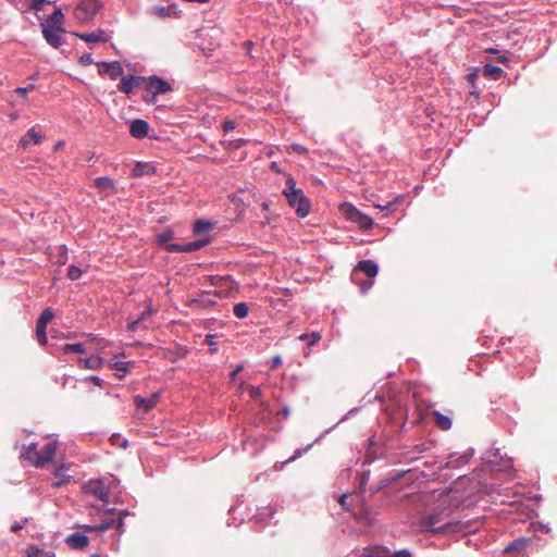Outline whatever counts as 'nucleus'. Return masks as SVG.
<instances>
[{"label":"nucleus","instance_id":"obj_9","mask_svg":"<svg viewBox=\"0 0 557 557\" xmlns=\"http://www.w3.org/2000/svg\"><path fill=\"white\" fill-rule=\"evenodd\" d=\"M98 72L100 75H109L111 79H117L123 75V66L119 61L99 62Z\"/></svg>","mask_w":557,"mask_h":557},{"label":"nucleus","instance_id":"obj_61","mask_svg":"<svg viewBox=\"0 0 557 557\" xmlns=\"http://www.w3.org/2000/svg\"><path fill=\"white\" fill-rule=\"evenodd\" d=\"M110 513H114L115 512V509H110L109 511Z\"/></svg>","mask_w":557,"mask_h":557},{"label":"nucleus","instance_id":"obj_32","mask_svg":"<svg viewBox=\"0 0 557 557\" xmlns=\"http://www.w3.org/2000/svg\"><path fill=\"white\" fill-rule=\"evenodd\" d=\"M53 311L50 308H47L40 313L37 320V324L47 326V324L53 319Z\"/></svg>","mask_w":557,"mask_h":557},{"label":"nucleus","instance_id":"obj_56","mask_svg":"<svg viewBox=\"0 0 557 557\" xmlns=\"http://www.w3.org/2000/svg\"><path fill=\"white\" fill-rule=\"evenodd\" d=\"M213 338H214V336H213V335H207V336H206V343H207L208 345L212 346V345H213Z\"/></svg>","mask_w":557,"mask_h":557},{"label":"nucleus","instance_id":"obj_38","mask_svg":"<svg viewBox=\"0 0 557 557\" xmlns=\"http://www.w3.org/2000/svg\"><path fill=\"white\" fill-rule=\"evenodd\" d=\"M82 274H83V270H81L79 268H77L75 265L69 267L67 278L72 280V281H76L82 276Z\"/></svg>","mask_w":557,"mask_h":557},{"label":"nucleus","instance_id":"obj_1","mask_svg":"<svg viewBox=\"0 0 557 557\" xmlns=\"http://www.w3.org/2000/svg\"><path fill=\"white\" fill-rule=\"evenodd\" d=\"M339 211L346 220L356 223L359 228L363 231L371 230L374 224V221L371 216L362 213L351 203L342 205Z\"/></svg>","mask_w":557,"mask_h":557},{"label":"nucleus","instance_id":"obj_30","mask_svg":"<svg viewBox=\"0 0 557 557\" xmlns=\"http://www.w3.org/2000/svg\"><path fill=\"white\" fill-rule=\"evenodd\" d=\"M213 227V224L206 220H196L194 223V232L196 234H202L209 232Z\"/></svg>","mask_w":557,"mask_h":557},{"label":"nucleus","instance_id":"obj_58","mask_svg":"<svg viewBox=\"0 0 557 557\" xmlns=\"http://www.w3.org/2000/svg\"><path fill=\"white\" fill-rule=\"evenodd\" d=\"M262 208H263L264 210H269V209H270V203H269V202H267V201H264V202L262 203Z\"/></svg>","mask_w":557,"mask_h":557},{"label":"nucleus","instance_id":"obj_4","mask_svg":"<svg viewBox=\"0 0 557 557\" xmlns=\"http://www.w3.org/2000/svg\"><path fill=\"white\" fill-rule=\"evenodd\" d=\"M284 196L286 197L288 205L292 208H295L296 213L300 218H305L310 212V202L305 196L302 189H299L297 191H290L284 193Z\"/></svg>","mask_w":557,"mask_h":557},{"label":"nucleus","instance_id":"obj_48","mask_svg":"<svg viewBox=\"0 0 557 557\" xmlns=\"http://www.w3.org/2000/svg\"><path fill=\"white\" fill-rule=\"evenodd\" d=\"M46 0H32L30 8L35 11H40Z\"/></svg>","mask_w":557,"mask_h":557},{"label":"nucleus","instance_id":"obj_44","mask_svg":"<svg viewBox=\"0 0 557 557\" xmlns=\"http://www.w3.org/2000/svg\"><path fill=\"white\" fill-rule=\"evenodd\" d=\"M7 1L10 2L11 4H13L18 10H24L25 8L28 7L29 0H7Z\"/></svg>","mask_w":557,"mask_h":557},{"label":"nucleus","instance_id":"obj_57","mask_svg":"<svg viewBox=\"0 0 557 557\" xmlns=\"http://www.w3.org/2000/svg\"><path fill=\"white\" fill-rule=\"evenodd\" d=\"M64 143L62 140L58 141L54 146V150H59L63 147Z\"/></svg>","mask_w":557,"mask_h":557},{"label":"nucleus","instance_id":"obj_5","mask_svg":"<svg viewBox=\"0 0 557 557\" xmlns=\"http://www.w3.org/2000/svg\"><path fill=\"white\" fill-rule=\"evenodd\" d=\"M127 512L123 511L119 513V518L108 517L104 518L99 524L95 525H86V530L96 532L97 534H101L108 530L116 529L120 533L124 531V519Z\"/></svg>","mask_w":557,"mask_h":557},{"label":"nucleus","instance_id":"obj_43","mask_svg":"<svg viewBox=\"0 0 557 557\" xmlns=\"http://www.w3.org/2000/svg\"><path fill=\"white\" fill-rule=\"evenodd\" d=\"M79 63L84 66H87V65H90L94 63V58H92V54L91 53H84L81 58H79Z\"/></svg>","mask_w":557,"mask_h":557},{"label":"nucleus","instance_id":"obj_47","mask_svg":"<svg viewBox=\"0 0 557 557\" xmlns=\"http://www.w3.org/2000/svg\"><path fill=\"white\" fill-rule=\"evenodd\" d=\"M235 127H236V123L233 120H226L223 122V129L225 132H231V131L235 129Z\"/></svg>","mask_w":557,"mask_h":557},{"label":"nucleus","instance_id":"obj_23","mask_svg":"<svg viewBox=\"0 0 557 557\" xmlns=\"http://www.w3.org/2000/svg\"><path fill=\"white\" fill-rule=\"evenodd\" d=\"M38 456L37 445L35 443L29 444L28 446H24L21 451V457L27 461H29L33 466L36 467V459Z\"/></svg>","mask_w":557,"mask_h":557},{"label":"nucleus","instance_id":"obj_33","mask_svg":"<svg viewBox=\"0 0 557 557\" xmlns=\"http://www.w3.org/2000/svg\"><path fill=\"white\" fill-rule=\"evenodd\" d=\"M233 312H234L235 317H237L238 319H244L248 315L249 308H248L247 304L238 302L234 306Z\"/></svg>","mask_w":557,"mask_h":557},{"label":"nucleus","instance_id":"obj_49","mask_svg":"<svg viewBox=\"0 0 557 557\" xmlns=\"http://www.w3.org/2000/svg\"><path fill=\"white\" fill-rule=\"evenodd\" d=\"M86 380L89 382H92L95 385H97L99 387H101L103 384V380L96 375L88 376Z\"/></svg>","mask_w":557,"mask_h":557},{"label":"nucleus","instance_id":"obj_46","mask_svg":"<svg viewBox=\"0 0 557 557\" xmlns=\"http://www.w3.org/2000/svg\"><path fill=\"white\" fill-rule=\"evenodd\" d=\"M310 446H311V445H309L308 447H306V448H304V449H297V450L295 451V454H294L292 457H289V458L287 459V461H286V462L288 463V462H293V461H295V460H296L297 458H299V457H300L305 451H307V450L309 449V447H310Z\"/></svg>","mask_w":557,"mask_h":557},{"label":"nucleus","instance_id":"obj_40","mask_svg":"<svg viewBox=\"0 0 557 557\" xmlns=\"http://www.w3.org/2000/svg\"><path fill=\"white\" fill-rule=\"evenodd\" d=\"M485 73L490 74L494 78H498L503 73V70L498 66L487 65L485 67Z\"/></svg>","mask_w":557,"mask_h":557},{"label":"nucleus","instance_id":"obj_45","mask_svg":"<svg viewBox=\"0 0 557 557\" xmlns=\"http://www.w3.org/2000/svg\"><path fill=\"white\" fill-rule=\"evenodd\" d=\"M151 312H152V310H151V309H149V310H147V311L143 312V313H141V317H140L138 320H136V321L132 322V323L128 325V330H129V331H135V330L137 329L138 324L140 323V321L145 319L146 314L151 313Z\"/></svg>","mask_w":557,"mask_h":557},{"label":"nucleus","instance_id":"obj_22","mask_svg":"<svg viewBox=\"0 0 557 557\" xmlns=\"http://www.w3.org/2000/svg\"><path fill=\"white\" fill-rule=\"evenodd\" d=\"M531 540L528 537H519L512 542H510L506 548L505 553L511 554L516 552H522L527 548V546L530 544Z\"/></svg>","mask_w":557,"mask_h":557},{"label":"nucleus","instance_id":"obj_34","mask_svg":"<svg viewBox=\"0 0 557 557\" xmlns=\"http://www.w3.org/2000/svg\"><path fill=\"white\" fill-rule=\"evenodd\" d=\"M25 557H54V555L37 547H29Z\"/></svg>","mask_w":557,"mask_h":557},{"label":"nucleus","instance_id":"obj_15","mask_svg":"<svg viewBox=\"0 0 557 557\" xmlns=\"http://www.w3.org/2000/svg\"><path fill=\"white\" fill-rule=\"evenodd\" d=\"M358 272L364 273L369 278H374L377 275L379 267L372 260H362L357 264L355 269V277L357 276Z\"/></svg>","mask_w":557,"mask_h":557},{"label":"nucleus","instance_id":"obj_21","mask_svg":"<svg viewBox=\"0 0 557 557\" xmlns=\"http://www.w3.org/2000/svg\"><path fill=\"white\" fill-rule=\"evenodd\" d=\"M66 543L72 548L83 549V548H85L88 545L89 540H88V537L86 535L74 533V534H71V535L67 536Z\"/></svg>","mask_w":557,"mask_h":557},{"label":"nucleus","instance_id":"obj_36","mask_svg":"<svg viewBox=\"0 0 557 557\" xmlns=\"http://www.w3.org/2000/svg\"><path fill=\"white\" fill-rule=\"evenodd\" d=\"M46 329L47 326L36 324V336L40 345H46L48 342Z\"/></svg>","mask_w":557,"mask_h":557},{"label":"nucleus","instance_id":"obj_10","mask_svg":"<svg viewBox=\"0 0 557 557\" xmlns=\"http://www.w3.org/2000/svg\"><path fill=\"white\" fill-rule=\"evenodd\" d=\"M57 441L49 442L38 451L36 459L37 468H42L52 460L57 451Z\"/></svg>","mask_w":557,"mask_h":557},{"label":"nucleus","instance_id":"obj_41","mask_svg":"<svg viewBox=\"0 0 557 557\" xmlns=\"http://www.w3.org/2000/svg\"><path fill=\"white\" fill-rule=\"evenodd\" d=\"M248 391L250 398L253 400H258L262 395L261 389L258 386H249Z\"/></svg>","mask_w":557,"mask_h":557},{"label":"nucleus","instance_id":"obj_29","mask_svg":"<svg viewBox=\"0 0 557 557\" xmlns=\"http://www.w3.org/2000/svg\"><path fill=\"white\" fill-rule=\"evenodd\" d=\"M54 482H53V485L55 487H61L63 486L64 484L69 483L71 481V475L66 474L62 468H59L55 470L54 472Z\"/></svg>","mask_w":557,"mask_h":557},{"label":"nucleus","instance_id":"obj_60","mask_svg":"<svg viewBox=\"0 0 557 557\" xmlns=\"http://www.w3.org/2000/svg\"><path fill=\"white\" fill-rule=\"evenodd\" d=\"M26 88H27V92H28L29 90H33L35 88V85L30 84Z\"/></svg>","mask_w":557,"mask_h":557},{"label":"nucleus","instance_id":"obj_7","mask_svg":"<svg viewBox=\"0 0 557 557\" xmlns=\"http://www.w3.org/2000/svg\"><path fill=\"white\" fill-rule=\"evenodd\" d=\"M357 557H412L408 549H400L395 553H391L385 547H366Z\"/></svg>","mask_w":557,"mask_h":557},{"label":"nucleus","instance_id":"obj_42","mask_svg":"<svg viewBox=\"0 0 557 557\" xmlns=\"http://www.w3.org/2000/svg\"><path fill=\"white\" fill-rule=\"evenodd\" d=\"M173 237L172 232H165L158 235V242L162 245H169L168 242Z\"/></svg>","mask_w":557,"mask_h":557},{"label":"nucleus","instance_id":"obj_55","mask_svg":"<svg viewBox=\"0 0 557 557\" xmlns=\"http://www.w3.org/2000/svg\"><path fill=\"white\" fill-rule=\"evenodd\" d=\"M372 284H373V282H372V281H371V282H369V283H364V284H362V285L360 286L361 292H362V293H366L368 289H370V288H371Z\"/></svg>","mask_w":557,"mask_h":557},{"label":"nucleus","instance_id":"obj_52","mask_svg":"<svg viewBox=\"0 0 557 557\" xmlns=\"http://www.w3.org/2000/svg\"><path fill=\"white\" fill-rule=\"evenodd\" d=\"M24 527L23 523H20V522H15L11 525V531L12 532H18L20 530H22Z\"/></svg>","mask_w":557,"mask_h":557},{"label":"nucleus","instance_id":"obj_26","mask_svg":"<svg viewBox=\"0 0 557 557\" xmlns=\"http://www.w3.org/2000/svg\"><path fill=\"white\" fill-rule=\"evenodd\" d=\"M63 13L61 12V9H57L47 20V25H44V27H58L62 28L63 24Z\"/></svg>","mask_w":557,"mask_h":557},{"label":"nucleus","instance_id":"obj_35","mask_svg":"<svg viewBox=\"0 0 557 557\" xmlns=\"http://www.w3.org/2000/svg\"><path fill=\"white\" fill-rule=\"evenodd\" d=\"M62 349L64 352H75V354H84L86 351L85 346L81 343L65 344Z\"/></svg>","mask_w":557,"mask_h":557},{"label":"nucleus","instance_id":"obj_6","mask_svg":"<svg viewBox=\"0 0 557 557\" xmlns=\"http://www.w3.org/2000/svg\"><path fill=\"white\" fill-rule=\"evenodd\" d=\"M146 89L149 91L152 97L150 100H146L147 102H156V97L158 95H163L172 90L171 85L164 81L163 78H160L156 75H152L148 78L146 84Z\"/></svg>","mask_w":557,"mask_h":557},{"label":"nucleus","instance_id":"obj_25","mask_svg":"<svg viewBox=\"0 0 557 557\" xmlns=\"http://www.w3.org/2000/svg\"><path fill=\"white\" fill-rule=\"evenodd\" d=\"M95 186L100 191H104V193H113L114 191L113 181L110 177H107V176L97 177L95 180Z\"/></svg>","mask_w":557,"mask_h":557},{"label":"nucleus","instance_id":"obj_39","mask_svg":"<svg viewBox=\"0 0 557 557\" xmlns=\"http://www.w3.org/2000/svg\"><path fill=\"white\" fill-rule=\"evenodd\" d=\"M300 188H296V182L293 176L288 175L285 182V188L283 189L284 193H290V191H297Z\"/></svg>","mask_w":557,"mask_h":557},{"label":"nucleus","instance_id":"obj_27","mask_svg":"<svg viewBox=\"0 0 557 557\" xmlns=\"http://www.w3.org/2000/svg\"><path fill=\"white\" fill-rule=\"evenodd\" d=\"M436 425L442 430H449L451 428V419L440 411H433Z\"/></svg>","mask_w":557,"mask_h":557},{"label":"nucleus","instance_id":"obj_51","mask_svg":"<svg viewBox=\"0 0 557 557\" xmlns=\"http://www.w3.org/2000/svg\"><path fill=\"white\" fill-rule=\"evenodd\" d=\"M281 364H282V358L280 356L273 357L271 368L275 369Z\"/></svg>","mask_w":557,"mask_h":557},{"label":"nucleus","instance_id":"obj_17","mask_svg":"<svg viewBox=\"0 0 557 557\" xmlns=\"http://www.w3.org/2000/svg\"><path fill=\"white\" fill-rule=\"evenodd\" d=\"M79 368L89 370H100L104 363V359L100 356H91L89 358H78Z\"/></svg>","mask_w":557,"mask_h":557},{"label":"nucleus","instance_id":"obj_18","mask_svg":"<svg viewBox=\"0 0 557 557\" xmlns=\"http://www.w3.org/2000/svg\"><path fill=\"white\" fill-rule=\"evenodd\" d=\"M157 172V168L150 162H136L132 170V175L134 177H141L144 175H151Z\"/></svg>","mask_w":557,"mask_h":557},{"label":"nucleus","instance_id":"obj_2","mask_svg":"<svg viewBox=\"0 0 557 557\" xmlns=\"http://www.w3.org/2000/svg\"><path fill=\"white\" fill-rule=\"evenodd\" d=\"M115 483V479L111 476L101 478L99 480L90 481L86 485L88 493L97 496L100 500L108 504L111 502V490Z\"/></svg>","mask_w":557,"mask_h":557},{"label":"nucleus","instance_id":"obj_53","mask_svg":"<svg viewBox=\"0 0 557 557\" xmlns=\"http://www.w3.org/2000/svg\"><path fill=\"white\" fill-rule=\"evenodd\" d=\"M15 92L18 94L20 96L26 98V96H27V88L18 87V88L15 89Z\"/></svg>","mask_w":557,"mask_h":557},{"label":"nucleus","instance_id":"obj_11","mask_svg":"<svg viewBox=\"0 0 557 557\" xmlns=\"http://www.w3.org/2000/svg\"><path fill=\"white\" fill-rule=\"evenodd\" d=\"M119 355L114 356L111 360L108 361V366L115 370L114 375L122 380L125 375L131 372L133 367L135 366L134 361H120L117 360Z\"/></svg>","mask_w":557,"mask_h":557},{"label":"nucleus","instance_id":"obj_37","mask_svg":"<svg viewBox=\"0 0 557 557\" xmlns=\"http://www.w3.org/2000/svg\"><path fill=\"white\" fill-rule=\"evenodd\" d=\"M321 336L319 333H311V334H301L299 336V339L305 342L307 341L309 343V345H314L315 343H318L320 341Z\"/></svg>","mask_w":557,"mask_h":557},{"label":"nucleus","instance_id":"obj_13","mask_svg":"<svg viewBox=\"0 0 557 557\" xmlns=\"http://www.w3.org/2000/svg\"><path fill=\"white\" fill-rule=\"evenodd\" d=\"M160 400V392L153 393L149 397H141L140 395H136L134 397V404L137 408L144 409L146 412L153 409Z\"/></svg>","mask_w":557,"mask_h":557},{"label":"nucleus","instance_id":"obj_20","mask_svg":"<svg viewBox=\"0 0 557 557\" xmlns=\"http://www.w3.org/2000/svg\"><path fill=\"white\" fill-rule=\"evenodd\" d=\"M139 82V77H136L134 75H129V76H121V82L119 84V90L126 94V95H129L133 92L135 86L138 84Z\"/></svg>","mask_w":557,"mask_h":557},{"label":"nucleus","instance_id":"obj_31","mask_svg":"<svg viewBox=\"0 0 557 557\" xmlns=\"http://www.w3.org/2000/svg\"><path fill=\"white\" fill-rule=\"evenodd\" d=\"M55 263L59 265H63L67 261V248L65 245H60L57 247V255H55Z\"/></svg>","mask_w":557,"mask_h":557},{"label":"nucleus","instance_id":"obj_28","mask_svg":"<svg viewBox=\"0 0 557 557\" xmlns=\"http://www.w3.org/2000/svg\"><path fill=\"white\" fill-rule=\"evenodd\" d=\"M403 199L401 196H398L396 198H394L393 200H388V201H385L383 203L381 202H377V203H373L374 208L381 210V211H386L387 214L388 213H392L394 210H395V206Z\"/></svg>","mask_w":557,"mask_h":557},{"label":"nucleus","instance_id":"obj_59","mask_svg":"<svg viewBox=\"0 0 557 557\" xmlns=\"http://www.w3.org/2000/svg\"><path fill=\"white\" fill-rule=\"evenodd\" d=\"M159 11V14L160 15H164L165 14V9L164 8H161L158 10Z\"/></svg>","mask_w":557,"mask_h":557},{"label":"nucleus","instance_id":"obj_3","mask_svg":"<svg viewBox=\"0 0 557 557\" xmlns=\"http://www.w3.org/2000/svg\"><path fill=\"white\" fill-rule=\"evenodd\" d=\"M101 8L99 0H82L74 9V17L82 24L89 23Z\"/></svg>","mask_w":557,"mask_h":557},{"label":"nucleus","instance_id":"obj_8","mask_svg":"<svg viewBox=\"0 0 557 557\" xmlns=\"http://www.w3.org/2000/svg\"><path fill=\"white\" fill-rule=\"evenodd\" d=\"M210 243L209 238L189 242L187 244H170L166 249L171 252H193L197 251Z\"/></svg>","mask_w":557,"mask_h":557},{"label":"nucleus","instance_id":"obj_24","mask_svg":"<svg viewBox=\"0 0 557 557\" xmlns=\"http://www.w3.org/2000/svg\"><path fill=\"white\" fill-rule=\"evenodd\" d=\"M437 522L438 521L435 519V517L431 516L425 522L428 531L432 533H445L449 530V523L437 525Z\"/></svg>","mask_w":557,"mask_h":557},{"label":"nucleus","instance_id":"obj_14","mask_svg":"<svg viewBox=\"0 0 557 557\" xmlns=\"http://www.w3.org/2000/svg\"><path fill=\"white\" fill-rule=\"evenodd\" d=\"M62 32L63 28L58 27H44L42 30L45 39L53 48H59L62 45Z\"/></svg>","mask_w":557,"mask_h":557},{"label":"nucleus","instance_id":"obj_12","mask_svg":"<svg viewBox=\"0 0 557 557\" xmlns=\"http://www.w3.org/2000/svg\"><path fill=\"white\" fill-rule=\"evenodd\" d=\"M74 35L87 44L107 42L111 38L104 29H97L91 33H74Z\"/></svg>","mask_w":557,"mask_h":557},{"label":"nucleus","instance_id":"obj_54","mask_svg":"<svg viewBox=\"0 0 557 557\" xmlns=\"http://www.w3.org/2000/svg\"><path fill=\"white\" fill-rule=\"evenodd\" d=\"M346 499H347V495L344 494L339 497V504L342 505V507L346 510H349V508L347 507L346 505Z\"/></svg>","mask_w":557,"mask_h":557},{"label":"nucleus","instance_id":"obj_50","mask_svg":"<svg viewBox=\"0 0 557 557\" xmlns=\"http://www.w3.org/2000/svg\"><path fill=\"white\" fill-rule=\"evenodd\" d=\"M244 370V364H238L233 372L230 374V379L233 381Z\"/></svg>","mask_w":557,"mask_h":557},{"label":"nucleus","instance_id":"obj_19","mask_svg":"<svg viewBox=\"0 0 557 557\" xmlns=\"http://www.w3.org/2000/svg\"><path fill=\"white\" fill-rule=\"evenodd\" d=\"M42 139L44 137L36 132L35 127H32L27 131L26 135L20 139L18 146L23 149H27L32 143L40 144Z\"/></svg>","mask_w":557,"mask_h":557},{"label":"nucleus","instance_id":"obj_16","mask_svg":"<svg viewBox=\"0 0 557 557\" xmlns=\"http://www.w3.org/2000/svg\"><path fill=\"white\" fill-rule=\"evenodd\" d=\"M149 124L141 119L134 120L131 123L129 133L137 139L145 138L148 135Z\"/></svg>","mask_w":557,"mask_h":557}]
</instances>
